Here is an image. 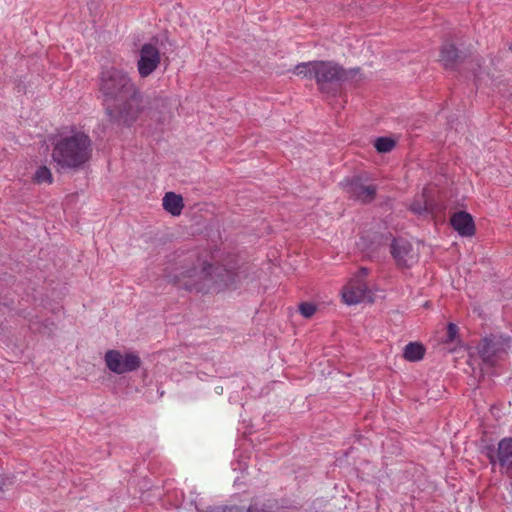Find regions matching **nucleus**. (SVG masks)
Masks as SVG:
<instances>
[{
  "mask_svg": "<svg viewBox=\"0 0 512 512\" xmlns=\"http://www.w3.org/2000/svg\"><path fill=\"white\" fill-rule=\"evenodd\" d=\"M99 90L111 122L130 126L136 120L141 96L127 73L115 67L104 68Z\"/></svg>",
  "mask_w": 512,
  "mask_h": 512,
  "instance_id": "f257e3e1",
  "label": "nucleus"
},
{
  "mask_svg": "<svg viewBox=\"0 0 512 512\" xmlns=\"http://www.w3.org/2000/svg\"><path fill=\"white\" fill-rule=\"evenodd\" d=\"M169 281L188 291L220 290L232 282V274L224 268L202 263L201 268H177L168 275Z\"/></svg>",
  "mask_w": 512,
  "mask_h": 512,
  "instance_id": "f03ea898",
  "label": "nucleus"
},
{
  "mask_svg": "<svg viewBox=\"0 0 512 512\" xmlns=\"http://www.w3.org/2000/svg\"><path fill=\"white\" fill-rule=\"evenodd\" d=\"M90 138L83 132L60 137L53 148L52 159L60 169L81 168L91 157Z\"/></svg>",
  "mask_w": 512,
  "mask_h": 512,
  "instance_id": "7ed1b4c3",
  "label": "nucleus"
},
{
  "mask_svg": "<svg viewBox=\"0 0 512 512\" xmlns=\"http://www.w3.org/2000/svg\"><path fill=\"white\" fill-rule=\"evenodd\" d=\"M358 69L346 71L332 61H308L296 65L294 73L307 79H315L319 88L323 90L327 84L345 81L349 74Z\"/></svg>",
  "mask_w": 512,
  "mask_h": 512,
  "instance_id": "20e7f679",
  "label": "nucleus"
},
{
  "mask_svg": "<svg viewBox=\"0 0 512 512\" xmlns=\"http://www.w3.org/2000/svg\"><path fill=\"white\" fill-rule=\"evenodd\" d=\"M510 340V337L503 335H490L482 339L477 350L483 362L493 365L509 347Z\"/></svg>",
  "mask_w": 512,
  "mask_h": 512,
  "instance_id": "39448f33",
  "label": "nucleus"
},
{
  "mask_svg": "<svg viewBox=\"0 0 512 512\" xmlns=\"http://www.w3.org/2000/svg\"><path fill=\"white\" fill-rule=\"evenodd\" d=\"M368 274L366 268H361L359 274L353 278L342 291V299L347 305H355L365 300L371 301V294L364 277Z\"/></svg>",
  "mask_w": 512,
  "mask_h": 512,
  "instance_id": "423d86ee",
  "label": "nucleus"
},
{
  "mask_svg": "<svg viewBox=\"0 0 512 512\" xmlns=\"http://www.w3.org/2000/svg\"><path fill=\"white\" fill-rule=\"evenodd\" d=\"M105 362L109 370L123 374L136 370L140 365V358L133 353L122 355L119 351L109 350L105 354Z\"/></svg>",
  "mask_w": 512,
  "mask_h": 512,
  "instance_id": "0eeeda50",
  "label": "nucleus"
},
{
  "mask_svg": "<svg viewBox=\"0 0 512 512\" xmlns=\"http://www.w3.org/2000/svg\"><path fill=\"white\" fill-rule=\"evenodd\" d=\"M344 188L351 198L362 203L371 202L376 194V186L365 184L361 177L345 180Z\"/></svg>",
  "mask_w": 512,
  "mask_h": 512,
  "instance_id": "6e6552de",
  "label": "nucleus"
},
{
  "mask_svg": "<svg viewBox=\"0 0 512 512\" xmlns=\"http://www.w3.org/2000/svg\"><path fill=\"white\" fill-rule=\"evenodd\" d=\"M391 254L400 267H410L417 262L418 255L411 243L404 238H396L391 243Z\"/></svg>",
  "mask_w": 512,
  "mask_h": 512,
  "instance_id": "1a4fd4ad",
  "label": "nucleus"
},
{
  "mask_svg": "<svg viewBox=\"0 0 512 512\" xmlns=\"http://www.w3.org/2000/svg\"><path fill=\"white\" fill-rule=\"evenodd\" d=\"M488 458L492 465L499 464L502 473L512 475V438L500 440L496 454L492 451Z\"/></svg>",
  "mask_w": 512,
  "mask_h": 512,
  "instance_id": "9d476101",
  "label": "nucleus"
},
{
  "mask_svg": "<svg viewBox=\"0 0 512 512\" xmlns=\"http://www.w3.org/2000/svg\"><path fill=\"white\" fill-rule=\"evenodd\" d=\"M160 63V54L158 49L152 44H144L140 50L138 60V71L142 77L150 75Z\"/></svg>",
  "mask_w": 512,
  "mask_h": 512,
  "instance_id": "9b49d317",
  "label": "nucleus"
},
{
  "mask_svg": "<svg viewBox=\"0 0 512 512\" xmlns=\"http://www.w3.org/2000/svg\"><path fill=\"white\" fill-rule=\"evenodd\" d=\"M450 222L452 227L463 237H471L475 233L473 218L465 211L455 213Z\"/></svg>",
  "mask_w": 512,
  "mask_h": 512,
  "instance_id": "f8f14e48",
  "label": "nucleus"
},
{
  "mask_svg": "<svg viewBox=\"0 0 512 512\" xmlns=\"http://www.w3.org/2000/svg\"><path fill=\"white\" fill-rule=\"evenodd\" d=\"M277 503L272 500L267 502L255 501L251 506L245 510L239 507H215L210 508L206 512H278Z\"/></svg>",
  "mask_w": 512,
  "mask_h": 512,
  "instance_id": "ddd939ff",
  "label": "nucleus"
},
{
  "mask_svg": "<svg viewBox=\"0 0 512 512\" xmlns=\"http://www.w3.org/2000/svg\"><path fill=\"white\" fill-rule=\"evenodd\" d=\"M460 60V54L457 48L449 43L442 46L440 61L445 69H454Z\"/></svg>",
  "mask_w": 512,
  "mask_h": 512,
  "instance_id": "4468645a",
  "label": "nucleus"
},
{
  "mask_svg": "<svg viewBox=\"0 0 512 512\" xmlns=\"http://www.w3.org/2000/svg\"><path fill=\"white\" fill-rule=\"evenodd\" d=\"M162 205L173 216H179L184 207L182 197L174 192H167L165 194Z\"/></svg>",
  "mask_w": 512,
  "mask_h": 512,
  "instance_id": "2eb2a0df",
  "label": "nucleus"
},
{
  "mask_svg": "<svg viewBox=\"0 0 512 512\" xmlns=\"http://www.w3.org/2000/svg\"><path fill=\"white\" fill-rule=\"evenodd\" d=\"M424 352L425 350L421 344L410 342L405 346L403 356L406 360L415 362L423 358Z\"/></svg>",
  "mask_w": 512,
  "mask_h": 512,
  "instance_id": "dca6fc26",
  "label": "nucleus"
},
{
  "mask_svg": "<svg viewBox=\"0 0 512 512\" xmlns=\"http://www.w3.org/2000/svg\"><path fill=\"white\" fill-rule=\"evenodd\" d=\"M429 209L430 203L428 200V195L426 193V190H424L421 195L417 196L413 200V202L410 205V210L417 215H422L424 213H427Z\"/></svg>",
  "mask_w": 512,
  "mask_h": 512,
  "instance_id": "f3484780",
  "label": "nucleus"
},
{
  "mask_svg": "<svg viewBox=\"0 0 512 512\" xmlns=\"http://www.w3.org/2000/svg\"><path fill=\"white\" fill-rule=\"evenodd\" d=\"M395 146V141L389 137H379L374 142V147L379 153L390 152Z\"/></svg>",
  "mask_w": 512,
  "mask_h": 512,
  "instance_id": "a211bd4d",
  "label": "nucleus"
},
{
  "mask_svg": "<svg viewBox=\"0 0 512 512\" xmlns=\"http://www.w3.org/2000/svg\"><path fill=\"white\" fill-rule=\"evenodd\" d=\"M33 179L38 184H42V183L51 184L53 181L51 171L46 166H40L36 170Z\"/></svg>",
  "mask_w": 512,
  "mask_h": 512,
  "instance_id": "6ab92c4d",
  "label": "nucleus"
},
{
  "mask_svg": "<svg viewBox=\"0 0 512 512\" xmlns=\"http://www.w3.org/2000/svg\"><path fill=\"white\" fill-rule=\"evenodd\" d=\"M234 456L237 458L236 460L231 462V467L234 471L244 472L248 468V463L245 458L241 456V453L238 450H235Z\"/></svg>",
  "mask_w": 512,
  "mask_h": 512,
  "instance_id": "aec40b11",
  "label": "nucleus"
},
{
  "mask_svg": "<svg viewBox=\"0 0 512 512\" xmlns=\"http://www.w3.org/2000/svg\"><path fill=\"white\" fill-rule=\"evenodd\" d=\"M299 310H300V313L305 317V318H310L311 316H313V314L315 313L316 311V308L313 304L311 303H302L300 306H299Z\"/></svg>",
  "mask_w": 512,
  "mask_h": 512,
  "instance_id": "412c9836",
  "label": "nucleus"
},
{
  "mask_svg": "<svg viewBox=\"0 0 512 512\" xmlns=\"http://www.w3.org/2000/svg\"><path fill=\"white\" fill-rule=\"evenodd\" d=\"M458 327L454 323H449L446 332V342H453L456 339Z\"/></svg>",
  "mask_w": 512,
  "mask_h": 512,
  "instance_id": "4be33fe9",
  "label": "nucleus"
},
{
  "mask_svg": "<svg viewBox=\"0 0 512 512\" xmlns=\"http://www.w3.org/2000/svg\"><path fill=\"white\" fill-rule=\"evenodd\" d=\"M510 49L512 50V45L510 46Z\"/></svg>",
  "mask_w": 512,
  "mask_h": 512,
  "instance_id": "5701e85b",
  "label": "nucleus"
}]
</instances>
